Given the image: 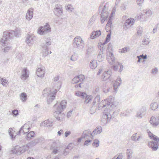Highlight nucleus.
<instances>
[{"label":"nucleus","instance_id":"obj_1","mask_svg":"<svg viewBox=\"0 0 159 159\" xmlns=\"http://www.w3.org/2000/svg\"><path fill=\"white\" fill-rule=\"evenodd\" d=\"M107 60L110 64L113 65L112 66V68L114 71H117L119 67H120V68L118 70L119 72H120L122 71L123 68V66L121 63L118 62L117 61L115 60L113 53L111 52L107 53Z\"/></svg>","mask_w":159,"mask_h":159},{"label":"nucleus","instance_id":"obj_2","mask_svg":"<svg viewBox=\"0 0 159 159\" xmlns=\"http://www.w3.org/2000/svg\"><path fill=\"white\" fill-rule=\"evenodd\" d=\"M18 36L17 31L11 30L5 31L3 33V36L1 40V44L3 46H5L9 39H11L14 36L17 37Z\"/></svg>","mask_w":159,"mask_h":159},{"label":"nucleus","instance_id":"obj_3","mask_svg":"<svg viewBox=\"0 0 159 159\" xmlns=\"http://www.w3.org/2000/svg\"><path fill=\"white\" fill-rule=\"evenodd\" d=\"M147 131L148 133V136L150 138L155 141L149 142L148 143V146L152 149L153 151H156L158 148V143L159 141V138L155 135L153 134L149 130H147Z\"/></svg>","mask_w":159,"mask_h":159},{"label":"nucleus","instance_id":"obj_4","mask_svg":"<svg viewBox=\"0 0 159 159\" xmlns=\"http://www.w3.org/2000/svg\"><path fill=\"white\" fill-rule=\"evenodd\" d=\"M73 41L74 43H73V45L74 47H75L79 49H81L84 47V41L80 36L76 37L74 39Z\"/></svg>","mask_w":159,"mask_h":159},{"label":"nucleus","instance_id":"obj_5","mask_svg":"<svg viewBox=\"0 0 159 159\" xmlns=\"http://www.w3.org/2000/svg\"><path fill=\"white\" fill-rule=\"evenodd\" d=\"M51 44V41L49 39H47L45 40V43L42 44L41 46L42 48V53L44 57L47 56L49 54L48 52V46L50 45Z\"/></svg>","mask_w":159,"mask_h":159},{"label":"nucleus","instance_id":"obj_6","mask_svg":"<svg viewBox=\"0 0 159 159\" xmlns=\"http://www.w3.org/2000/svg\"><path fill=\"white\" fill-rule=\"evenodd\" d=\"M111 118V114L108 112H106V111L103 112L101 122L102 125H105L109 122Z\"/></svg>","mask_w":159,"mask_h":159},{"label":"nucleus","instance_id":"obj_7","mask_svg":"<svg viewBox=\"0 0 159 159\" xmlns=\"http://www.w3.org/2000/svg\"><path fill=\"white\" fill-rule=\"evenodd\" d=\"M51 31V28L50 25L46 23L44 26H40L38 29V33L41 35L45 34Z\"/></svg>","mask_w":159,"mask_h":159},{"label":"nucleus","instance_id":"obj_8","mask_svg":"<svg viewBox=\"0 0 159 159\" xmlns=\"http://www.w3.org/2000/svg\"><path fill=\"white\" fill-rule=\"evenodd\" d=\"M62 111L57 109L56 111L54 112V116L57 120H61L64 118L65 115L62 113Z\"/></svg>","mask_w":159,"mask_h":159},{"label":"nucleus","instance_id":"obj_9","mask_svg":"<svg viewBox=\"0 0 159 159\" xmlns=\"http://www.w3.org/2000/svg\"><path fill=\"white\" fill-rule=\"evenodd\" d=\"M67 102L66 100H63L59 104H56L54 105L55 108H56L57 109L60 110H63L66 107Z\"/></svg>","mask_w":159,"mask_h":159},{"label":"nucleus","instance_id":"obj_10","mask_svg":"<svg viewBox=\"0 0 159 159\" xmlns=\"http://www.w3.org/2000/svg\"><path fill=\"white\" fill-rule=\"evenodd\" d=\"M45 68L42 66H40L37 70L36 75L38 77H43L45 72Z\"/></svg>","mask_w":159,"mask_h":159},{"label":"nucleus","instance_id":"obj_11","mask_svg":"<svg viewBox=\"0 0 159 159\" xmlns=\"http://www.w3.org/2000/svg\"><path fill=\"white\" fill-rule=\"evenodd\" d=\"M146 109V107H141L137 112L136 116L139 118H142L143 116L145 114Z\"/></svg>","mask_w":159,"mask_h":159},{"label":"nucleus","instance_id":"obj_12","mask_svg":"<svg viewBox=\"0 0 159 159\" xmlns=\"http://www.w3.org/2000/svg\"><path fill=\"white\" fill-rule=\"evenodd\" d=\"M134 19L130 18L126 20L124 23V28L125 30H127L134 23Z\"/></svg>","mask_w":159,"mask_h":159},{"label":"nucleus","instance_id":"obj_13","mask_svg":"<svg viewBox=\"0 0 159 159\" xmlns=\"http://www.w3.org/2000/svg\"><path fill=\"white\" fill-rule=\"evenodd\" d=\"M34 36L33 35H27L26 42L29 46H31L33 43L34 39Z\"/></svg>","mask_w":159,"mask_h":159},{"label":"nucleus","instance_id":"obj_14","mask_svg":"<svg viewBox=\"0 0 159 159\" xmlns=\"http://www.w3.org/2000/svg\"><path fill=\"white\" fill-rule=\"evenodd\" d=\"M28 73V70H27L26 68L23 69L21 72V80H24L27 79L29 76Z\"/></svg>","mask_w":159,"mask_h":159},{"label":"nucleus","instance_id":"obj_15","mask_svg":"<svg viewBox=\"0 0 159 159\" xmlns=\"http://www.w3.org/2000/svg\"><path fill=\"white\" fill-rule=\"evenodd\" d=\"M54 12L56 15H61L62 13V6L59 4L55 5V8L54 10Z\"/></svg>","mask_w":159,"mask_h":159},{"label":"nucleus","instance_id":"obj_16","mask_svg":"<svg viewBox=\"0 0 159 159\" xmlns=\"http://www.w3.org/2000/svg\"><path fill=\"white\" fill-rule=\"evenodd\" d=\"M111 75V72L108 70L105 72L102 76V81H105L107 80L110 79Z\"/></svg>","mask_w":159,"mask_h":159},{"label":"nucleus","instance_id":"obj_17","mask_svg":"<svg viewBox=\"0 0 159 159\" xmlns=\"http://www.w3.org/2000/svg\"><path fill=\"white\" fill-rule=\"evenodd\" d=\"M90 136V137L92 139L93 138V134L90 130H85L83 132L81 136L82 138H86L87 137Z\"/></svg>","mask_w":159,"mask_h":159},{"label":"nucleus","instance_id":"obj_18","mask_svg":"<svg viewBox=\"0 0 159 159\" xmlns=\"http://www.w3.org/2000/svg\"><path fill=\"white\" fill-rule=\"evenodd\" d=\"M33 9L31 8L29 9L26 15V19L28 20H30L33 17Z\"/></svg>","mask_w":159,"mask_h":159},{"label":"nucleus","instance_id":"obj_19","mask_svg":"<svg viewBox=\"0 0 159 159\" xmlns=\"http://www.w3.org/2000/svg\"><path fill=\"white\" fill-rule=\"evenodd\" d=\"M114 98L112 96H110L107 99L105 100V101H106L107 107L109 106L110 105H111V107L112 105H113L114 104Z\"/></svg>","mask_w":159,"mask_h":159},{"label":"nucleus","instance_id":"obj_20","mask_svg":"<svg viewBox=\"0 0 159 159\" xmlns=\"http://www.w3.org/2000/svg\"><path fill=\"white\" fill-rule=\"evenodd\" d=\"M150 123L153 127H156L159 124V122H158L156 118L153 116L151 117Z\"/></svg>","mask_w":159,"mask_h":159},{"label":"nucleus","instance_id":"obj_21","mask_svg":"<svg viewBox=\"0 0 159 159\" xmlns=\"http://www.w3.org/2000/svg\"><path fill=\"white\" fill-rule=\"evenodd\" d=\"M55 95L52 93H49L48 96L47 103L48 104H50L55 99Z\"/></svg>","mask_w":159,"mask_h":159},{"label":"nucleus","instance_id":"obj_22","mask_svg":"<svg viewBox=\"0 0 159 159\" xmlns=\"http://www.w3.org/2000/svg\"><path fill=\"white\" fill-rule=\"evenodd\" d=\"M59 76H57L54 78L53 81V84L54 85H55L57 84L58 85L57 87L58 88V89L61 87V82L59 81H58L59 80Z\"/></svg>","mask_w":159,"mask_h":159},{"label":"nucleus","instance_id":"obj_23","mask_svg":"<svg viewBox=\"0 0 159 159\" xmlns=\"http://www.w3.org/2000/svg\"><path fill=\"white\" fill-rule=\"evenodd\" d=\"M102 131V128L101 126L96 128L92 133L93 134V137L94 135L99 134Z\"/></svg>","mask_w":159,"mask_h":159},{"label":"nucleus","instance_id":"obj_24","mask_svg":"<svg viewBox=\"0 0 159 159\" xmlns=\"http://www.w3.org/2000/svg\"><path fill=\"white\" fill-rule=\"evenodd\" d=\"M35 133L34 131H30L28 133L25 137V138L27 140H30L32 138L34 137Z\"/></svg>","mask_w":159,"mask_h":159},{"label":"nucleus","instance_id":"obj_25","mask_svg":"<svg viewBox=\"0 0 159 159\" xmlns=\"http://www.w3.org/2000/svg\"><path fill=\"white\" fill-rule=\"evenodd\" d=\"M103 16H102V14H101L100 20L102 23H103L105 20H107L108 17V13H106L105 14H103Z\"/></svg>","mask_w":159,"mask_h":159},{"label":"nucleus","instance_id":"obj_26","mask_svg":"<svg viewBox=\"0 0 159 159\" xmlns=\"http://www.w3.org/2000/svg\"><path fill=\"white\" fill-rule=\"evenodd\" d=\"M84 100V103L87 104H90L92 101L93 97L91 96H86Z\"/></svg>","mask_w":159,"mask_h":159},{"label":"nucleus","instance_id":"obj_27","mask_svg":"<svg viewBox=\"0 0 159 159\" xmlns=\"http://www.w3.org/2000/svg\"><path fill=\"white\" fill-rule=\"evenodd\" d=\"M72 143L70 144L64 150L63 154L64 155H66L69 152V150L72 149L73 147H72Z\"/></svg>","mask_w":159,"mask_h":159},{"label":"nucleus","instance_id":"obj_28","mask_svg":"<svg viewBox=\"0 0 159 159\" xmlns=\"http://www.w3.org/2000/svg\"><path fill=\"white\" fill-rule=\"evenodd\" d=\"M52 121L49 120H45L43 121L42 124L45 126L50 127L52 125Z\"/></svg>","mask_w":159,"mask_h":159},{"label":"nucleus","instance_id":"obj_29","mask_svg":"<svg viewBox=\"0 0 159 159\" xmlns=\"http://www.w3.org/2000/svg\"><path fill=\"white\" fill-rule=\"evenodd\" d=\"M29 148H29V147L27 146V144L26 145H24L21 147H20V152L19 153H20L21 154L22 153L25 151L27 150Z\"/></svg>","mask_w":159,"mask_h":159},{"label":"nucleus","instance_id":"obj_30","mask_svg":"<svg viewBox=\"0 0 159 159\" xmlns=\"http://www.w3.org/2000/svg\"><path fill=\"white\" fill-rule=\"evenodd\" d=\"M121 81L122 80H121L120 78V77L118 78L117 79L115 83L113 85L114 89L115 90H116V89H117V88H116L115 87L116 85L117 87L120 86L121 83Z\"/></svg>","mask_w":159,"mask_h":159},{"label":"nucleus","instance_id":"obj_31","mask_svg":"<svg viewBox=\"0 0 159 159\" xmlns=\"http://www.w3.org/2000/svg\"><path fill=\"white\" fill-rule=\"evenodd\" d=\"M27 125L26 124H25L24 125L22 126L20 128L19 131L18 132V134H20L22 133H23L24 134L26 133H27V131H25L24 129H27V128H26V126Z\"/></svg>","mask_w":159,"mask_h":159},{"label":"nucleus","instance_id":"obj_32","mask_svg":"<svg viewBox=\"0 0 159 159\" xmlns=\"http://www.w3.org/2000/svg\"><path fill=\"white\" fill-rule=\"evenodd\" d=\"M20 151V147L18 146H16L15 148L11 150V152L13 153L17 154H21L19 153Z\"/></svg>","mask_w":159,"mask_h":159},{"label":"nucleus","instance_id":"obj_33","mask_svg":"<svg viewBox=\"0 0 159 159\" xmlns=\"http://www.w3.org/2000/svg\"><path fill=\"white\" fill-rule=\"evenodd\" d=\"M51 90L50 89H44L42 92L43 95L44 96H48L50 93Z\"/></svg>","mask_w":159,"mask_h":159},{"label":"nucleus","instance_id":"obj_34","mask_svg":"<svg viewBox=\"0 0 159 159\" xmlns=\"http://www.w3.org/2000/svg\"><path fill=\"white\" fill-rule=\"evenodd\" d=\"M137 133H135L131 137V139L132 140L134 141L135 142H137L139 140V139L141 138V136H139L138 137V138H137Z\"/></svg>","mask_w":159,"mask_h":159},{"label":"nucleus","instance_id":"obj_35","mask_svg":"<svg viewBox=\"0 0 159 159\" xmlns=\"http://www.w3.org/2000/svg\"><path fill=\"white\" fill-rule=\"evenodd\" d=\"M102 51H100L97 56V59L99 61L101 62L102 61L104 58V56L102 55L103 54Z\"/></svg>","mask_w":159,"mask_h":159},{"label":"nucleus","instance_id":"obj_36","mask_svg":"<svg viewBox=\"0 0 159 159\" xmlns=\"http://www.w3.org/2000/svg\"><path fill=\"white\" fill-rule=\"evenodd\" d=\"M133 153V151L132 150L128 149L127 150L126 154L127 159H130V158H132Z\"/></svg>","mask_w":159,"mask_h":159},{"label":"nucleus","instance_id":"obj_37","mask_svg":"<svg viewBox=\"0 0 159 159\" xmlns=\"http://www.w3.org/2000/svg\"><path fill=\"white\" fill-rule=\"evenodd\" d=\"M98 108H100V107L104 108L106 107H107V103L106 102V101L105 100L104 101H102L100 103H99Z\"/></svg>","mask_w":159,"mask_h":159},{"label":"nucleus","instance_id":"obj_38","mask_svg":"<svg viewBox=\"0 0 159 159\" xmlns=\"http://www.w3.org/2000/svg\"><path fill=\"white\" fill-rule=\"evenodd\" d=\"M20 99L23 102L25 101L27 99V95L25 93H21L20 95Z\"/></svg>","mask_w":159,"mask_h":159},{"label":"nucleus","instance_id":"obj_39","mask_svg":"<svg viewBox=\"0 0 159 159\" xmlns=\"http://www.w3.org/2000/svg\"><path fill=\"white\" fill-rule=\"evenodd\" d=\"M150 106V108L153 110H155L158 107V105L156 102L152 103Z\"/></svg>","mask_w":159,"mask_h":159},{"label":"nucleus","instance_id":"obj_40","mask_svg":"<svg viewBox=\"0 0 159 159\" xmlns=\"http://www.w3.org/2000/svg\"><path fill=\"white\" fill-rule=\"evenodd\" d=\"M49 143L50 144V149L56 148L58 146L57 143L55 141H51Z\"/></svg>","mask_w":159,"mask_h":159},{"label":"nucleus","instance_id":"obj_41","mask_svg":"<svg viewBox=\"0 0 159 159\" xmlns=\"http://www.w3.org/2000/svg\"><path fill=\"white\" fill-rule=\"evenodd\" d=\"M75 94L76 96L84 98L86 96V94L84 92H78L76 93Z\"/></svg>","mask_w":159,"mask_h":159},{"label":"nucleus","instance_id":"obj_42","mask_svg":"<svg viewBox=\"0 0 159 159\" xmlns=\"http://www.w3.org/2000/svg\"><path fill=\"white\" fill-rule=\"evenodd\" d=\"M112 46L111 43H109L108 45V47L107 48V55L106 57H107V53H109L110 52L112 53L111 52H110L111 51H112Z\"/></svg>","mask_w":159,"mask_h":159},{"label":"nucleus","instance_id":"obj_43","mask_svg":"<svg viewBox=\"0 0 159 159\" xmlns=\"http://www.w3.org/2000/svg\"><path fill=\"white\" fill-rule=\"evenodd\" d=\"M0 83L2 84L3 86H6V84L8 83V81L6 79L1 78L0 80Z\"/></svg>","mask_w":159,"mask_h":159},{"label":"nucleus","instance_id":"obj_44","mask_svg":"<svg viewBox=\"0 0 159 159\" xmlns=\"http://www.w3.org/2000/svg\"><path fill=\"white\" fill-rule=\"evenodd\" d=\"M100 101V98L98 96H97L94 99L93 102V106L95 105V104L96 103L98 104H99Z\"/></svg>","mask_w":159,"mask_h":159},{"label":"nucleus","instance_id":"obj_45","mask_svg":"<svg viewBox=\"0 0 159 159\" xmlns=\"http://www.w3.org/2000/svg\"><path fill=\"white\" fill-rule=\"evenodd\" d=\"M90 66L92 69H94L97 66L96 62L95 61H92L90 63Z\"/></svg>","mask_w":159,"mask_h":159},{"label":"nucleus","instance_id":"obj_46","mask_svg":"<svg viewBox=\"0 0 159 159\" xmlns=\"http://www.w3.org/2000/svg\"><path fill=\"white\" fill-rule=\"evenodd\" d=\"M99 141L98 139H95L94 140L92 145L94 147H98L99 145Z\"/></svg>","mask_w":159,"mask_h":159},{"label":"nucleus","instance_id":"obj_47","mask_svg":"<svg viewBox=\"0 0 159 159\" xmlns=\"http://www.w3.org/2000/svg\"><path fill=\"white\" fill-rule=\"evenodd\" d=\"M15 131H14L12 128H9V135L11 137L12 139H13V138H14L15 136L14 135V133L15 132Z\"/></svg>","mask_w":159,"mask_h":159},{"label":"nucleus","instance_id":"obj_48","mask_svg":"<svg viewBox=\"0 0 159 159\" xmlns=\"http://www.w3.org/2000/svg\"><path fill=\"white\" fill-rule=\"evenodd\" d=\"M113 16L111 15L110 16L107 22V24L106 25V26H109L110 27L112 24V17Z\"/></svg>","mask_w":159,"mask_h":159},{"label":"nucleus","instance_id":"obj_49","mask_svg":"<svg viewBox=\"0 0 159 159\" xmlns=\"http://www.w3.org/2000/svg\"><path fill=\"white\" fill-rule=\"evenodd\" d=\"M34 140L35 141L36 143L37 144L38 143L42 142L44 141V139L43 138H39L36 139H35Z\"/></svg>","mask_w":159,"mask_h":159},{"label":"nucleus","instance_id":"obj_50","mask_svg":"<svg viewBox=\"0 0 159 159\" xmlns=\"http://www.w3.org/2000/svg\"><path fill=\"white\" fill-rule=\"evenodd\" d=\"M36 143L34 140H33L32 141L30 142L29 143L27 144V146L29 147V148H31L32 147L36 145Z\"/></svg>","mask_w":159,"mask_h":159},{"label":"nucleus","instance_id":"obj_51","mask_svg":"<svg viewBox=\"0 0 159 159\" xmlns=\"http://www.w3.org/2000/svg\"><path fill=\"white\" fill-rule=\"evenodd\" d=\"M77 59L78 56L77 55L74 53L71 56L70 59L72 61H76Z\"/></svg>","mask_w":159,"mask_h":159},{"label":"nucleus","instance_id":"obj_52","mask_svg":"<svg viewBox=\"0 0 159 159\" xmlns=\"http://www.w3.org/2000/svg\"><path fill=\"white\" fill-rule=\"evenodd\" d=\"M59 150V148L57 146L56 148H52V149H50L52 151V153L54 154H56L58 152V150Z\"/></svg>","mask_w":159,"mask_h":159},{"label":"nucleus","instance_id":"obj_53","mask_svg":"<svg viewBox=\"0 0 159 159\" xmlns=\"http://www.w3.org/2000/svg\"><path fill=\"white\" fill-rule=\"evenodd\" d=\"M80 81L79 79L78 76H75L73 79L71 83L73 84H76L78 83Z\"/></svg>","mask_w":159,"mask_h":159},{"label":"nucleus","instance_id":"obj_54","mask_svg":"<svg viewBox=\"0 0 159 159\" xmlns=\"http://www.w3.org/2000/svg\"><path fill=\"white\" fill-rule=\"evenodd\" d=\"M93 48L92 47H90L87 50V54L89 55L93 51Z\"/></svg>","mask_w":159,"mask_h":159},{"label":"nucleus","instance_id":"obj_55","mask_svg":"<svg viewBox=\"0 0 159 159\" xmlns=\"http://www.w3.org/2000/svg\"><path fill=\"white\" fill-rule=\"evenodd\" d=\"M97 107L96 106H93L91 107L90 109V113L91 114H93L94 113L96 110Z\"/></svg>","mask_w":159,"mask_h":159},{"label":"nucleus","instance_id":"obj_56","mask_svg":"<svg viewBox=\"0 0 159 159\" xmlns=\"http://www.w3.org/2000/svg\"><path fill=\"white\" fill-rule=\"evenodd\" d=\"M66 10L68 11H72L73 9V8L71 5L70 4H68L67 6H66Z\"/></svg>","mask_w":159,"mask_h":159},{"label":"nucleus","instance_id":"obj_57","mask_svg":"<svg viewBox=\"0 0 159 159\" xmlns=\"http://www.w3.org/2000/svg\"><path fill=\"white\" fill-rule=\"evenodd\" d=\"M107 6L105 5L104 6L103 8L102 9V12L101 13V14H102V16H103V14H105L106 13H108L107 11Z\"/></svg>","mask_w":159,"mask_h":159},{"label":"nucleus","instance_id":"obj_58","mask_svg":"<svg viewBox=\"0 0 159 159\" xmlns=\"http://www.w3.org/2000/svg\"><path fill=\"white\" fill-rule=\"evenodd\" d=\"M12 113L14 116H16L19 114L18 111L17 109H14L12 110Z\"/></svg>","mask_w":159,"mask_h":159},{"label":"nucleus","instance_id":"obj_59","mask_svg":"<svg viewBox=\"0 0 159 159\" xmlns=\"http://www.w3.org/2000/svg\"><path fill=\"white\" fill-rule=\"evenodd\" d=\"M158 72V70L157 68L155 67L152 69L151 73L155 75L157 74Z\"/></svg>","mask_w":159,"mask_h":159},{"label":"nucleus","instance_id":"obj_60","mask_svg":"<svg viewBox=\"0 0 159 159\" xmlns=\"http://www.w3.org/2000/svg\"><path fill=\"white\" fill-rule=\"evenodd\" d=\"M79 79L80 81H83L84 79V75H80L79 76H77Z\"/></svg>","mask_w":159,"mask_h":159},{"label":"nucleus","instance_id":"obj_61","mask_svg":"<svg viewBox=\"0 0 159 159\" xmlns=\"http://www.w3.org/2000/svg\"><path fill=\"white\" fill-rule=\"evenodd\" d=\"M96 33L95 31L91 33V35L90 36V38L92 39H93L97 37Z\"/></svg>","mask_w":159,"mask_h":159},{"label":"nucleus","instance_id":"obj_62","mask_svg":"<svg viewBox=\"0 0 159 159\" xmlns=\"http://www.w3.org/2000/svg\"><path fill=\"white\" fill-rule=\"evenodd\" d=\"M149 43V42L146 39H145L143 40L142 41V44L143 45H148Z\"/></svg>","mask_w":159,"mask_h":159},{"label":"nucleus","instance_id":"obj_63","mask_svg":"<svg viewBox=\"0 0 159 159\" xmlns=\"http://www.w3.org/2000/svg\"><path fill=\"white\" fill-rule=\"evenodd\" d=\"M91 141L90 139H88L86 140L84 144V145L88 146L89 144V143Z\"/></svg>","mask_w":159,"mask_h":159},{"label":"nucleus","instance_id":"obj_64","mask_svg":"<svg viewBox=\"0 0 159 159\" xmlns=\"http://www.w3.org/2000/svg\"><path fill=\"white\" fill-rule=\"evenodd\" d=\"M127 6V3H126V2H124L123 5L121 7V9L123 10H125L126 9Z\"/></svg>","mask_w":159,"mask_h":159}]
</instances>
